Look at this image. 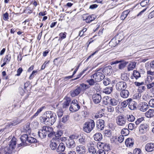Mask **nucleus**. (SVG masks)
<instances>
[{
	"instance_id": "c85d7f7f",
	"label": "nucleus",
	"mask_w": 154,
	"mask_h": 154,
	"mask_svg": "<svg viewBox=\"0 0 154 154\" xmlns=\"http://www.w3.org/2000/svg\"><path fill=\"white\" fill-rule=\"evenodd\" d=\"M86 82L90 86H93L96 85L97 84V81H96L93 78H92L91 79H88L86 80Z\"/></svg>"
},
{
	"instance_id": "dca6fc26",
	"label": "nucleus",
	"mask_w": 154,
	"mask_h": 154,
	"mask_svg": "<svg viewBox=\"0 0 154 154\" xmlns=\"http://www.w3.org/2000/svg\"><path fill=\"white\" fill-rule=\"evenodd\" d=\"M130 100L128 106L130 109L134 110L136 108L137 103L133 101L130 98Z\"/></svg>"
},
{
	"instance_id": "5fc2aeb1",
	"label": "nucleus",
	"mask_w": 154,
	"mask_h": 154,
	"mask_svg": "<svg viewBox=\"0 0 154 154\" xmlns=\"http://www.w3.org/2000/svg\"><path fill=\"white\" fill-rule=\"evenodd\" d=\"M145 85H146L147 89H149L154 86V82H152L148 84H145Z\"/></svg>"
},
{
	"instance_id": "6e6d98bb",
	"label": "nucleus",
	"mask_w": 154,
	"mask_h": 154,
	"mask_svg": "<svg viewBox=\"0 0 154 154\" xmlns=\"http://www.w3.org/2000/svg\"><path fill=\"white\" fill-rule=\"evenodd\" d=\"M121 79L125 81H127L128 80V78L126 74H122L121 76Z\"/></svg>"
},
{
	"instance_id": "393cba45",
	"label": "nucleus",
	"mask_w": 154,
	"mask_h": 154,
	"mask_svg": "<svg viewBox=\"0 0 154 154\" xmlns=\"http://www.w3.org/2000/svg\"><path fill=\"white\" fill-rule=\"evenodd\" d=\"M145 66L147 70L151 69H154V60L150 63H146Z\"/></svg>"
},
{
	"instance_id": "49530a36",
	"label": "nucleus",
	"mask_w": 154,
	"mask_h": 154,
	"mask_svg": "<svg viewBox=\"0 0 154 154\" xmlns=\"http://www.w3.org/2000/svg\"><path fill=\"white\" fill-rule=\"evenodd\" d=\"M127 120L129 121L132 122L134 121L135 119L134 117L132 115H127Z\"/></svg>"
},
{
	"instance_id": "69168bd1",
	"label": "nucleus",
	"mask_w": 154,
	"mask_h": 154,
	"mask_svg": "<svg viewBox=\"0 0 154 154\" xmlns=\"http://www.w3.org/2000/svg\"><path fill=\"white\" fill-rule=\"evenodd\" d=\"M149 106L152 107H154V99H152L149 102Z\"/></svg>"
},
{
	"instance_id": "423d86ee",
	"label": "nucleus",
	"mask_w": 154,
	"mask_h": 154,
	"mask_svg": "<svg viewBox=\"0 0 154 154\" xmlns=\"http://www.w3.org/2000/svg\"><path fill=\"white\" fill-rule=\"evenodd\" d=\"M80 108V106L79 105L78 102L77 100H73L71 103L70 106L69 108L70 111L72 112L76 111L79 110Z\"/></svg>"
},
{
	"instance_id": "39448f33",
	"label": "nucleus",
	"mask_w": 154,
	"mask_h": 154,
	"mask_svg": "<svg viewBox=\"0 0 154 154\" xmlns=\"http://www.w3.org/2000/svg\"><path fill=\"white\" fill-rule=\"evenodd\" d=\"M74 136L73 135L70 136L68 138L66 139V137L64 138L65 139V143L66 146L69 148H73L75 146V143L74 140Z\"/></svg>"
},
{
	"instance_id": "1a4fd4ad",
	"label": "nucleus",
	"mask_w": 154,
	"mask_h": 154,
	"mask_svg": "<svg viewBox=\"0 0 154 154\" xmlns=\"http://www.w3.org/2000/svg\"><path fill=\"white\" fill-rule=\"evenodd\" d=\"M16 144V139L15 137H13L10 141L9 148L7 152L10 151L12 153L14 152L13 149L15 148Z\"/></svg>"
},
{
	"instance_id": "f03ea898",
	"label": "nucleus",
	"mask_w": 154,
	"mask_h": 154,
	"mask_svg": "<svg viewBox=\"0 0 154 154\" xmlns=\"http://www.w3.org/2000/svg\"><path fill=\"white\" fill-rule=\"evenodd\" d=\"M94 73L91 76L92 78H93L97 82L102 80L105 77V75L100 69H97L93 72Z\"/></svg>"
},
{
	"instance_id": "f3484780",
	"label": "nucleus",
	"mask_w": 154,
	"mask_h": 154,
	"mask_svg": "<svg viewBox=\"0 0 154 154\" xmlns=\"http://www.w3.org/2000/svg\"><path fill=\"white\" fill-rule=\"evenodd\" d=\"M145 149L146 151H152L154 149V144L152 143H147L145 146Z\"/></svg>"
},
{
	"instance_id": "72a5a7b5",
	"label": "nucleus",
	"mask_w": 154,
	"mask_h": 154,
	"mask_svg": "<svg viewBox=\"0 0 154 154\" xmlns=\"http://www.w3.org/2000/svg\"><path fill=\"white\" fill-rule=\"evenodd\" d=\"M28 136L27 134H24L22 135L20 138L21 141L23 143H24L27 140Z\"/></svg>"
},
{
	"instance_id": "3c124183",
	"label": "nucleus",
	"mask_w": 154,
	"mask_h": 154,
	"mask_svg": "<svg viewBox=\"0 0 154 154\" xmlns=\"http://www.w3.org/2000/svg\"><path fill=\"white\" fill-rule=\"evenodd\" d=\"M11 59V56L10 55H6L4 59V61L6 62L7 63H8L10 61Z\"/></svg>"
},
{
	"instance_id": "c9c22d12",
	"label": "nucleus",
	"mask_w": 154,
	"mask_h": 154,
	"mask_svg": "<svg viewBox=\"0 0 154 154\" xmlns=\"http://www.w3.org/2000/svg\"><path fill=\"white\" fill-rule=\"evenodd\" d=\"M110 104L113 106H116L117 104L118 101L117 100L114 98L112 99L110 98Z\"/></svg>"
},
{
	"instance_id": "5701e85b",
	"label": "nucleus",
	"mask_w": 154,
	"mask_h": 154,
	"mask_svg": "<svg viewBox=\"0 0 154 154\" xmlns=\"http://www.w3.org/2000/svg\"><path fill=\"white\" fill-rule=\"evenodd\" d=\"M144 125L143 124H142L140 125L139 127V134L143 138V135L144 132Z\"/></svg>"
},
{
	"instance_id": "6e6552de",
	"label": "nucleus",
	"mask_w": 154,
	"mask_h": 154,
	"mask_svg": "<svg viewBox=\"0 0 154 154\" xmlns=\"http://www.w3.org/2000/svg\"><path fill=\"white\" fill-rule=\"evenodd\" d=\"M126 122V119L123 116L119 115L116 118V123L119 126H124Z\"/></svg>"
},
{
	"instance_id": "2f4dec72",
	"label": "nucleus",
	"mask_w": 154,
	"mask_h": 154,
	"mask_svg": "<svg viewBox=\"0 0 154 154\" xmlns=\"http://www.w3.org/2000/svg\"><path fill=\"white\" fill-rule=\"evenodd\" d=\"M113 90L112 87H107L104 90L103 92L106 94H110Z\"/></svg>"
},
{
	"instance_id": "9b49d317",
	"label": "nucleus",
	"mask_w": 154,
	"mask_h": 154,
	"mask_svg": "<svg viewBox=\"0 0 154 154\" xmlns=\"http://www.w3.org/2000/svg\"><path fill=\"white\" fill-rule=\"evenodd\" d=\"M126 83L124 82H120L117 83L116 85V88L118 91H120L126 88Z\"/></svg>"
},
{
	"instance_id": "bb28decb",
	"label": "nucleus",
	"mask_w": 154,
	"mask_h": 154,
	"mask_svg": "<svg viewBox=\"0 0 154 154\" xmlns=\"http://www.w3.org/2000/svg\"><path fill=\"white\" fill-rule=\"evenodd\" d=\"M136 63L135 62H131L128 65L127 69L128 71L133 70L135 67Z\"/></svg>"
},
{
	"instance_id": "680f3d73",
	"label": "nucleus",
	"mask_w": 154,
	"mask_h": 154,
	"mask_svg": "<svg viewBox=\"0 0 154 154\" xmlns=\"http://www.w3.org/2000/svg\"><path fill=\"white\" fill-rule=\"evenodd\" d=\"M85 137L84 136L81 137L79 139V142L82 144H84L85 143Z\"/></svg>"
},
{
	"instance_id": "37998d69",
	"label": "nucleus",
	"mask_w": 154,
	"mask_h": 154,
	"mask_svg": "<svg viewBox=\"0 0 154 154\" xmlns=\"http://www.w3.org/2000/svg\"><path fill=\"white\" fill-rule=\"evenodd\" d=\"M133 75L136 79L140 77V74L139 72L135 70H134L133 71Z\"/></svg>"
},
{
	"instance_id": "e2e57ef3",
	"label": "nucleus",
	"mask_w": 154,
	"mask_h": 154,
	"mask_svg": "<svg viewBox=\"0 0 154 154\" xmlns=\"http://www.w3.org/2000/svg\"><path fill=\"white\" fill-rule=\"evenodd\" d=\"M134 154H141V150L140 149L136 148L134 150Z\"/></svg>"
},
{
	"instance_id": "cd10ccee",
	"label": "nucleus",
	"mask_w": 154,
	"mask_h": 154,
	"mask_svg": "<svg viewBox=\"0 0 154 154\" xmlns=\"http://www.w3.org/2000/svg\"><path fill=\"white\" fill-rule=\"evenodd\" d=\"M96 17L94 15L88 16L85 19L86 22L87 23H90L94 20L96 18Z\"/></svg>"
},
{
	"instance_id": "4d7b16f0",
	"label": "nucleus",
	"mask_w": 154,
	"mask_h": 154,
	"mask_svg": "<svg viewBox=\"0 0 154 154\" xmlns=\"http://www.w3.org/2000/svg\"><path fill=\"white\" fill-rule=\"evenodd\" d=\"M135 127L134 124L133 123L129 124L128 127V129L131 130H133Z\"/></svg>"
},
{
	"instance_id": "79ce46f5",
	"label": "nucleus",
	"mask_w": 154,
	"mask_h": 154,
	"mask_svg": "<svg viewBox=\"0 0 154 154\" xmlns=\"http://www.w3.org/2000/svg\"><path fill=\"white\" fill-rule=\"evenodd\" d=\"M69 116L68 115H64L61 119L60 121L63 123H65L69 119Z\"/></svg>"
},
{
	"instance_id": "bf43d9fd",
	"label": "nucleus",
	"mask_w": 154,
	"mask_h": 154,
	"mask_svg": "<svg viewBox=\"0 0 154 154\" xmlns=\"http://www.w3.org/2000/svg\"><path fill=\"white\" fill-rule=\"evenodd\" d=\"M104 134L106 136L110 137L111 135V133L110 131L109 130H106L104 132Z\"/></svg>"
},
{
	"instance_id": "09e8293b",
	"label": "nucleus",
	"mask_w": 154,
	"mask_h": 154,
	"mask_svg": "<svg viewBox=\"0 0 154 154\" xmlns=\"http://www.w3.org/2000/svg\"><path fill=\"white\" fill-rule=\"evenodd\" d=\"M130 98L124 101L121 103V105L123 107H125L127 106L129 104V101H130Z\"/></svg>"
},
{
	"instance_id": "c03bdc74",
	"label": "nucleus",
	"mask_w": 154,
	"mask_h": 154,
	"mask_svg": "<svg viewBox=\"0 0 154 154\" xmlns=\"http://www.w3.org/2000/svg\"><path fill=\"white\" fill-rule=\"evenodd\" d=\"M105 151H108L110 150V146L109 144L105 143L104 145L103 146V149Z\"/></svg>"
},
{
	"instance_id": "8fccbe9b",
	"label": "nucleus",
	"mask_w": 154,
	"mask_h": 154,
	"mask_svg": "<svg viewBox=\"0 0 154 154\" xmlns=\"http://www.w3.org/2000/svg\"><path fill=\"white\" fill-rule=\"evenodd\" d=\"M105 143H103L101 142H98L97 144V147L98 149H103V146L104 145Z\"/></svg>"
},
{
	"instance_id": "412c9836",
	"label": "nucleus",
	"mask_w": 154,
	"mask_h": 154,
	"mask_svg": "<svg viewBox=\"0 0 154 154\" xmlns=\"http://www.w3.org/2000/svg\"><path fill=\"white\" fill-rule=\"evenodd\" d=\"M129 95V91L125 89L122 90L120 93L121 96L123 98H127Z\"/></svg>"
},
{
	"instance_id": "13d9d810",
	"label": "nucleus",
	"mask_w": 154,
	"mask_h": 154,
	"mask_svg": "<svg viewBox=\"0 0 154 154\" xmlns=\"http://www.w3.org/2000/svg\"><path fill=\"white\" fill-rule=\"evenodd\" d=\"M49 133L48 134V137H53L54 136H55V132L53 131L52 128V131L51 132H48L47 133Z\"/></svg>"
},
{
	"instance_id": "20e7f679",
	"label": "nucleus",
	"mask_w": 154,
	"mask_h": 154,
	"mask_svg": "<svg viewBox=\"0 0 154 154\" xmlns=\"http://www.w3.org/2000/svg\"><path fill=\"white\" fill-rule=\"evenodd\" d=\"M52 131V128L46 126H44L42 127L38 132V136L41 139L46 137L48 132H51Z\"/></svg>"
},
{
	"instance_id": "ea45409f",
	"label": "nucleus",
	"mask_w": 154,
	"mask_h": 154,
	"mask_svg": "<svg viewBox=\"0 0 154 154\" xmlns=\"http://www.w3.org/2000/svg\"><path fill=\"white\" fill-rule=\"evenodd\" d=\"M79 87L82 91H84L86 89L88 88H89V86L87 85L84 84H82L79 86Z\"/></svg>"
},
{
	"instance_id": "ddd939ff",
	"label": "nucleus",
	"mask_w": 154,
	"mask_h": 154,
	"mask_svg": "<svg viewBox=\"0 0 154 154\" xmlns=\"http://www.w3.org/2000/svg\"><path fill=\"white\" fill-rule=\"evenodd\" d=\"M92 99L94 103L97 104L100 102L101 100L102 97L99 94H95L92 96Z\"/></svg>"
},
{
	"instance_id": "9d476101",
	"label": "nucleus",
	"mask_w": 154,
	"mask_h": 154,
	"mask_svg": "<svg viewBox=\"0 0 154 154\" xmlns=\"http://www.w3.org/2000/svg\"><path fill=\"white\" fill-rule=\"evenodd\" d=\"M75 151L78 154H85L86 152L85 147L82 145L77 146L75 147Z\"/></svg>"
},
{
	"instance_id": "b1692460",
	"label": "nucleus",
	"mask_w": 154,
	"mask_h": 154,
	"mask_svg": "<svg viewBox=\"0 0 154 154\" xmlns=\"http://www.w3.org/2000/svg\"><path fill=\"white\" fill-rule=\"evenodd\" d=\"M145 116L148 118H151L154 116V110L150 109L145 113Z\"/></svg>"
},
{
	"instance_id": "052dcab7",
	"label": "nucleus",
	"mask_w": 154,
	"mask_h": 154,
	"mask_svg": "<svg viewBox=\"0 0 154 154\" xmlns=\"http://www.w3.org/2000/svg\"><path fill=\"white\" fill-rule=\"evenodd\" d=\"M144 120V118L143 117H142L137 119V120L135 122V124L136 125H138Z\"/></svg>"
},
{
	"instance_id": "4be33fe9",
	"label": "nucleus",
	"mask_w": 154,
	"mask_h": 154,
	"mask_svg": "<svg viewBox=\"0 0 154 154\" xmlns=\"http://www.w3.org/2000/svg\"><path fill=\"white\" fill-rule=\"evenodd\" d=\"M112 67L110 66L105 67L103 70V72H105L106 74L110 75L112 72Z\"/></svg>"
},
{
	"instance_id": "e433bc0d",
	"label": "nucleus",
	"mask_w": 154,
	"mask_h": 154,
	"mask_svg": "<svg viewBox=\"0 0 154 154\" xmlns=\"http://www.w3.org/2000/svg\"><path fill=\"white\" fill-rule=\"evenodd\" d=\"M128 12H129L128 11H126L122 12L121 16V20H124L127 16L128 14Z\"/></svg>"
},
{
	"instance_id": "0eeeda50",
	"label": "nucleus",
	"mask_w": 154,
	"mask_h": 154,
	"mask_svg": "<svg viewBox=\"0 0 154 154\" xmlns=\"http://www.w3.org/2000/svg\"><path fill=\"white\" fill-rule=\"evenodd\" d=\"M95 142L94 141H90L87 143V147L90 153L95 154L97 150L94 147Z\"/></svg>"
},
{
	"instance_id": "774afa93",
	"label": "nucleus",
	"mask_w": 154,
	"mask_h": 154,
	"mask_svg": "<svg viewBox=\"0 0 154 154\" xmlns=\"http://www.w3.org/2000/svg\"><path fill=\"white\" fill-rule=\"evenodd\" d=\"M97 154H106L105 152L102 149H100L97 152Z\"/></svg>"
},
{
	"instance_id": "603ef678",
	"label": "nucleus",
	"mask_w": 154,
	"mask_h": 154,
	"mask_svg": "<svg viewBox=\"0 0 154 154\" xmlns=\"http://www.w3.org/2000/svg\"><path fill=\"white\" fill-rule=\"evenodd\" d=\"M57 114L59 118L61 117L63 114L62 109H59L57 112Z\"/></svg>"
},
{
	"instance_id": "4468645a",
	"label": "nucleus",
	"mask_w": 154,
	"mask_h": 154,
	"mask_svg": "<svg viewBox=\"0 0 154 154\" xmlns=\"http://www.w3.org/2000/svg\"><path fill=\"white\" fill-rule=\"evenodd\" d=\"M104 122L103 120L102 119L99 120L96 124L97 128L98 130H102L104 128Z\"/></svg>"
},
{
	"instance_id": "7ed1b4c3",
	"label": "nucleus",
	"mask_w": 154,
	"mask_h": 154,
	"mask_svg": "<svg viewBox=\"0 0 154 154\" xmlns=\"http://www.w3.org/2000/svg\"><path fill=\"white\" fill-rule=\"evenodd\" d=\"M95 127V122L93 120L91 119L84 124L83 130L87 133H90Z\"/></svg>"
},
{
	"instance_id": "338daca9",
	"label": "nucleus",
	"mask_w": 154,
	"mask_h": 154,
	"mask_svg": "<svg viewBox=\"0 0 154 154\" xmlns=\"http://www.w3.org/2000/svg\"><path fill=\"white\" fill-rule=\"evenodd\" d=\"M3 18L5 20H7L8 19V14L7 12L3 14Z\"/></svg>"
},
{
	"instance_id": "c756f323",
	"label": "nucleus",
	"mask_w": 154,
	"mask_h": 154,
	"mask_svg": "<svg viewBox=\"0 0 154 154\" xmlns=\"http://www.w3.org/2000/svg\"><path fill=\"white\" fill-rule=\"evenodd\" d=\"M142 96V94L140 93H136L134 95L133 97L135 99H137L138 100H142L144 99H142V97H141Z\"/></svg>"
},
{
	"instance_id": "4c0bfd02",
	"label": "nucleus",
	"mask_w": 154,
	"mask_h": 154,
	"mask_svg": "<svg viewBox=\"0 0 154 154\" xmlns=\"http://www.w3.org/2000/svg\"><path fill=\"white\" fill-rule=\"evenodd\" d=\"M138 90L140 92V93L142 94V99H144V94L143 91L144 90V86H140L138 88Z\"/></svg>"
},
{
	"instance_id": "58836bf2",
	"label": "nucleus",
	"mask_w": 154,
	"mask_h": 154,
	"mask_svg": "<svg viewBox=\"0 0 154 154\" xmlns=\"http://www.w3.org/2000/svg\"><path fill=\"white\" fill-rule=\"evenodd\" d=\"M110 97H105L103 99V103L106 105H107L109 104L110 102Z\"/></svg>"
},
{
	"instance_id": "a211bd4d",
	"label": "nucleus",
	"mask_w": 154,
	"mask_h": 154,
	"mask_svg": "<svg viewBox=\"0 0 154 154\" xmlns=\"http://www.w3.org/2000/svg\"><path fill=\"white\" fill-rule=\"evenodd\" d=\"M125 144L127 147H132L134 144V139L132 138H128L126 140Z\"/></svg>"
},
{
	"instance_id": "de8ad7c7",
	"label": "nucleus",
	"mask_w": 154,
	"mask_h": 154,
	"mask_svg": "<svg viewBox=\"0 0 154 154\" xmlns=\"http://www.w3.org/2000/svg\"><path fill=\"white\" fill-rule=\"evenodd\" d=\"M144 103L143 102H140L139 106V108L140 110L143 112L144 111Z\"/></svg>"
},
{
	"instance_id": "aec40b11",
	"label": "nucleus",
	"mask_w": 154,
	"mask_h": 154,
	"mask_svg": "<svg viewBox=\"0 0 154 154\" xmlns=\"http://www.w3.org/2000/svg\"><path fill=\"white\" fill-rule=\"evenodd\" d=\"M65 146L63 143H60L56 149V151L57 152H62L64 151Z\"/></svg>"
},
{
	"instance_id": "2eb2a0df",
	"label": "nucleus",
	"mask_w": 154,
	"mask_h": 154,
	"mask_svg": "<svg viewBox=\"0 0 154 154\" xmlns=\"http://www.w3.org/2000/svg\"><path fill=\"white\" fill-rule=\"evenodd\" d=\"M56 140L54 138H53L50 141V146L51 149L52 150H56L57 144L56 142Z\"/></svg>"
},
{
	"instance_id": "a878e982",
	"label": "nucleus",
	"mask_w": 154,
	"mask_h": 154,
	"mask_svg": "<svg viewBox=\"0 0 154 154\" xmlns=\"http://www.w3.org/2000/svg\"><path fill=\"white\" fill-rule=\"evenodd\" d=\"M94 139L97 141L101 140L102 139V134L99 133H96L94 135Z\"/></svg>"
},
{
	"instance_id": "a19ab883",
	"label": "nucleus",
	"mask_w": 154,
	"mask_h": 154,
	"mask_svg": "<svg viewBox=\"0 0 154 154\" xmlns=\"http://www.w3.org/2000/svg\"><path fill=\"white\" fill-rule=\"evenodd\" d=\"M66 32H61L59 34L60 38L59 40L61 41L63 39H64L66 38Z\"/></svg>"
},
{
	"instance_id": "a18cd8bd",
	"label": "nucleus",
	"mask_w": 154,
	"mask_h": 154,
	"mask_svg": "<svg viewBox=\"0 0 154 154\" xmlns=\"http://www.w3.org/2000/svg\"><path fill=\"white\" fill-rule=\"evenodd\" d=\"M27 141L29 143H35L36 141V140L33 137L28 136Z\"/></svg>"
},
{
	"instance_id": "473e14b6",
	"label": "nucleus",
	"mask_w": 154,
	"mask_h": 154,
	"mask_svg": "<svg viewBox=\"0 0 154 154\" xmlns=\"http://www.w3.org/2000/svg\"><path fill=\"white\" fill-rule=\"evenodd\" d=\"M121 133L122 135L126 136L129 134V131L127 128H124L122 130Z\"/></svg>"
},
{
	"instance_id": "0e129e2a",
	"label": "nucleus",
	"mask_w": 154,
	"mask_h": 154,
	"mask_svg": "<svg viewBox=\"0 0 154 154\" xmlns=\"http://www.w3.org/2000/svg\"><path fill=\"white\" fill-rule=\"evenodd\" d=\"M24 129L25 131L29 132L30 131L29 128V124H27L24 126Z\"/></svg>"
},
{
	"instance_id": "f704fd0d",
	"label": "nucleus",
	"mask_w": 154,
	"mask_h": 154,
	"mask_svg": "<svg viewBox=\"0 0 154 154\" xmlns=\"http://www.w3.org/2000/svg\"><path fill=\"white\" fill-rule=\"evenodd\" d=\"M153 79V77L152 76L147 75V77L145 80V84H148L152 82V80Z\"/></svg>"
},
{
	"instance_id": "f257e3e1",
	"label": "nucleus",
	"mask_w": 154,
	"mask_h": 154,
	"mask_svg": "<svg viewBox=\"0 0 154 154\" xmlns=\"http://www.w3.org/2000/svg\"><path fill=\"white\" fill-rule=\"evenodd\" d=\"M41 122L45 124L52 125L56 120V116L51 111H47L43 116L40 117Z\"/></svg>"
},
{
	"instance_id": "7c9ffc66",
	"label": "nucleus",
	"mask_w": 154,
	"mask_h": 154,
	"mask_svg": "<svg viewBox=\"0 0 154 154\" xmlns=\"http://www.w3.org/2000/svg\"><path fill=\"white\" fill-rule=\"evenodd\" d=\"M63 134V132L61 130L57 131V132H55V139H59V137H60Z\"/></svg>"
},
{
	"instance_id": "6ab92c4d",
	"label": "nucleus",
	"mask_w": 154,
	"mask_h": 154,
	"mask_svg": "<svg viewBox=\"0 0 154 154\" xmlns=\"http://www.w3.org/2000/svg\"><path fill=\"white\" fill-rule=\"evenodd\" d=\"M71 102V99L70 97H66L64 99V103L63 104V108L67 107Z\"/></svg>"
},
{
	"instance_id": "f8f14e48",
	"label": "nucleus",
	"mask_w": 154,
	"mask_h": 154,
	"mask_svg": "<svg viewBox=\"0 0 154 154\" xmlns=\"http://www.w3.org/2000/svg\"><path fill=\"white\" fill-rule=\"evenodd\" d=\"M80 88L79 86H76L74 90L70 91L71 96L72 97H75L78 95L82 91Z\"/></svg>"
},
{
	"instance_id": "864d4df0",
	"label": "nucleus",
	"mask_w": 154,
	"mask_h": 154,
	"mask_svg": "<svg viewBox=\"0 0 154 154\" xmlns=\"http://www.w3.org/2000/svg\"><path fill=\"white\" fill-rule=\"evenodd\" d=\"M110 79L108 78H105L103 80V83L106 86L109 84Z\"/></svg>"
}]
</instances>
